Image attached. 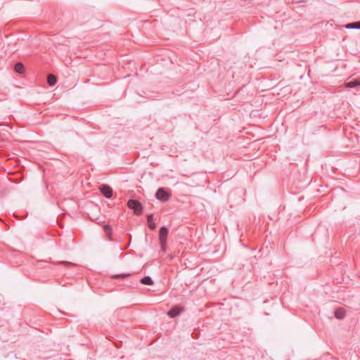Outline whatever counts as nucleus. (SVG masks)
I'll use <instances>...</instances> for the list:
<instances>
[{"instance_id": "1", "label": "nucleus", "mask_w": 360, "mask_h": 360, "mask_svg": "<svg viewBox=\"0 0 360 360\" xmlns=\"http://www.w3.org/2000/svg\"><path fill=\"white\" fill-rule=\"evenodd\" d=\"M127 206L129 207V208L133 210L134 214L136 215H140L143 210L142 205L138 200H129L127 202Z\"/></svg>"}, {"instance_id": "2", "label": "nucleus", "mask_w": 360, "mask_h": 360, "mask_svg": "<svg viewBox=\"0 0 360 360\" xmlns=\"http://www.w3.org/2000/svg\"><path fill=\"white\" fill-rule=\"evenodd\" d=\"M170 196V193L167 192L164 188H158L155 193L156 198L161 202L168 201Z\"/></svg>"}, {"instance_id": "3", "label": "nucleus", "mask_w": 360, "mask_h": 360, "mask_svg": "<svg viewBox=\"0 0 360 360\" xmlns=\"http://www.w3.org/2000/svg\"><path fill=\"white\" fill-rule=\"evenodd\" d=\"M102 194L107 198H110L112 195V189L108 185H101L99 188Z\"/></svg>"}, {"instance_id": "4", "label": "nucleus", "mask_w": 360, "mask_h": 360, "mask_svg": "<svg viewBox=\"0 0 360 360\" xmlns=\"http://www.w3.org/2000/svg\"><path fill=\"white\" fill-rule=\"evenodd\" d=\"M168 236V230L165 226H162L159 231V240L160 241H167Z\"/></svg>"}, {"instance_id": "5", "label": "nucleus", "mask_w": 360, "mask_h": 360, "mask_svg": "<svg viewBox=\"0 0 360 360\" xmlns=\"http://www.w3.org/2000/svg\"><path fill=\"white\" fill-rule=\"evenodd\" d=\"M181 311L182 309L174 307L167 311V315L171 318H174L176 316H178Z\"/></svg>"}, {"instance_id": "6", "label": "nucleus", "mask_w": 360, "mask_h": 360, "mask_svg": "<svg viewBox=\"0 0 360 360\" xmlns=\"http://www.w3.org/2000/svg\"><path fill=\"white\" fill-rule=\"evenodd\" d=\"M345 86L347 88H355L357 86L360 87V78L345 83Z\"/></svg>"}, {"instance_id": "7", "label": "nucleus", "mask_w": 360, "mask_h": 360, "mask_svg": "<svg viewBox=\"0 0 360 360\" xmlns=\"http://www.w3.org/2000/svg\"><path fill=\"white\" fill-rule=\"evenodd\" d=\"M148 226L150 230H155L156 228L153 214H150L147 219Z\"/></svg>"}, {"instance_id": "8", "label": "nucleus", "mask_w": 360, "mask_h": 360, "mask_svg": "<svg viewBox=\"0 0 360 360\" xmlns=\"http://www.w3.org/2000/svg\"><path fill=\"white\" fill-rule=\"evenodd\" d=\"M103 231L107 236V238L111 240H112V228L110 225H105L103 226Z\"/></svg>"}, {"instance_id": "9", "label": "nucleus", "mask_w": 360, "mask_h": 360, "mask_svg": "<svg viewBox=\"0 0 360 360\" xmlns=\"http://www.w3.org/2000/svg\"><path fill=\"white\" fill-rule=\"evenodd\" d=\"M335 316L338 319H342L345 316V311L343 309L340 308L335 311Z\"/></svg>"}, {"instance_id": "10", "label": "nucleus", "mask_w": 360, "mask_h": 360, "mask_svg": "<svg viewBox=\"0 0 360 360\" xmlns=\"http://www.w3.org/2000/svg\"><path fill=\"white\" fill-rule=\"evenodd\" d=\"M15 71L18 73L22 74L25 71L24 65L22 63H17L14 66Z\"/></svg>"}, {"instance_id": "11", "label": "nucleus", "mask_w": 360, "mask_h": 360, "mask_svg": "<svg viewBox=\"0 0 360 360\" xmlns=\"http://www.w3.org/2000/svg\"><path fill=\"white\" fill-rule=\"evenodd\" d=\"M141 283H143L144 285H150L153 284V281L151 277L149 276L142 278L141 280Z\"/></svg>"}, {"instance_id": "12", "label": "nucleus", "mask_w": 360, "mask_h": 360, "mask_svg": "<svg viewBox=\"0 0 360 360\" xmlns=\"http://www.w3.org/2000/svg\"><path fill=\"white\" fill-rule=\"evenodd\" d=\"M48 84L50 86H53L56 84L57 79L56 77L53 75H49L47 78Z\"/></svg>"}, {"instance_id": "13", "label": "nucleus", "mask_w": 360, "mask_h": 360, "mask_svg": "<svg viewBox=\"0 0 360 360\" xmlns=\"http://www.w3.org/2000/svg\"><path fill=\"white\" fill-rule=\"evenodd\" d=\"M345 27L347 29H360V22L347 24Z\"/></svg>"}, {"instance_id": "14", "label": "nucleus", "mask_w": 360, "mask_h": 360, "mask_svg": "<svg viewBox=\"0 0 360 360\" xmlns=\"http://www.w3.org/2000/svg\"><path fill=\"white\" fill-rule=\"evenodd\" d=\"M160 246H161V250L162 251H165L166 250V248H167V241H160Z\"/></svg>"}, {"instance_id": "15", "label": "nucleus", "mask_w": 360, "mask_h": 360, "mask_svg": "<svg viewBox=\"0 0 360 360\" xmlns=\"http://www.w3.org/2000/svg\"><path fill=\"white\" fill-rule=\"evenodd\" d=\"M129 274H117L112 276V278H124L128 276Z\"/></svg>"}, {"instance_id": "16", "label": "nucleus", "mask_w": 360, "mask_h": 360, "mask_svg": "<svg viewBox=\"0 0 360 360\" xmlns=\"http://www.w3.org/2000/svg\"><path fill=\"white\" fill-rule=\"evenodd\" d=\"M58 264H62L65 266H73L74 265L72 263L68 262H58Z\"/></svg>"}]
</instances>
